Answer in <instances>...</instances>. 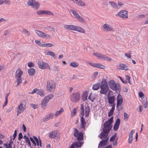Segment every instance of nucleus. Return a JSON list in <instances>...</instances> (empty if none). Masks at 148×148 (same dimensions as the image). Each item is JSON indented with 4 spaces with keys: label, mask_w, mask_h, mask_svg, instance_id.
Here are the masks:
<instances>
[{
    "label": "nucleus",
    "mask_w": 148,
    "mask_h": 148,
    "mask_svg": "<svg viewBox=\"0 0 148 148\" xmlns=\"http://www.w3.org/2000/svg\"><path fill=\"white\" fill-rule=\"evenodd\" d=\"M138 96L139 97L141 98L142 99V97L144 96V94L142 92H140L138 93Z\"/></svg>",
    "instance_id": "57"
},
{
    "label": "nucleus",
    "mask_w": 148,
    "mask_h": 148,
    "mask_svg": "<svg viewBox=\"0 0 148 148\" xmlns=\"http://www.w3.org/2000/svg\"><path fill=\"white\" fill-rule=\"evenodd\" d=\"M49 120L47 116H46L42 119V121L44 122L47 121Z\"/></svg>",
    "instance_id": "55"
},
{
    "label": "nucleus",
    "mask_w": 148,
    "mask_h": 148,
    "mask_svg": "<svg viewBox=\"0 0 148 148\" xmlns=\"http://www.w3.org/2000/svg\"><path fill=\"white\" fill-rule=\"evenodd\" d=\"M48 102H47L45 100H44V99H43L41 103L42 108L44 109H45L47 106V103Z\"/></svg>",
    "instance_id": "36"
},
{
    "label": "nucleus",
    "mask_w": 148,
    "mask_h": 148,
    "mask_svg": "<svg viewBox=\"0 0 148 148\" xmlns=\"http://www.w3.org/2000/svg\"><path fill=\"white\" fill-rule=\"evenodd\" d=\"M30 139L31 141L35 145H36V143L35 141L34 140V139L32 137L30 138Z\"/></svg>",
    "instance_id": "61"
},
{
    "label": "nucleus",
    "mask_w": 148,
    "mask_h": 148,
    "mask_svg": "<svg viewBox=\"0 0 148 148\" xmlns=\"http://www.w3.org/2000/svg\"><path fill=\"white\" fill-rule=\"evenodd\" d=\"M4 3L9 5L10 3V1L9 0H3Z\"/></svg>",
    "instance_id": "54"
},
{
    "label": "nucleus",
    "mask_w": 148,
    "mask_h": 148,
    "mask_svg": "<svg viewBox=\"0 0 148 148\" xmlns=\"http://www.w3.org/2000/svg\"><path fill=\"white\" fill-rule=\"evenodd\" d=\"M38 89L35 88L34 89L32 92H29L28 94H33L36 92H37L38 90Z\"/></svg>",
    "instance_id": "48"
},
{
    "label": "nucleus",
    "mask_w": 148,
    "mask_h": 148,
    "mask_svg": "<svg viewBox=\"0 0 148 148\" xmlns=\"http://www.w3.org/2000/svg\"><path fill=\"white\" fill-rule=\"evenodd\" d=\"M45 91L42 89H38L37 94L39 95L41 97H43L45 95L44 93Z\"/></svg>",
    "instance_id": "33"
},
{
    "label": "nucleus",
    "mask_w": 148,
    "mask_h": 148,
    "mask_svg": "<svg viewBox=\"0 0 148 148\" xmlns=\"http://www.w3.org/2000/svg\"><path fill=\"white\" fill-rule=\"evenodd\" d=\"M117 67L119 69L125 70H127L129 68L128 66L123 64H120Z\"/></svg>",
    "instance_id": "23"
},
{
    "label": "nucleus",
    "mask_w": 148,
    "mask_h": 148,
    "mask_svg": "<svg viewBox=\"0 0 148 148\" xmlns=\"http://www.w3.org/2000/svg\"><path fill=\"white\" fill-rule=\"evenodd\" d=\"M116 137V134H115L114 136L111 137L110 140V142L113 141V145L115 146L116 144V140H115V139Z\"/></svg>",
    "instance_id": "27"
},
{
    "label": "nucleus",
    "mask_w": 148,
    "mask_h": 148,
    "mask_svg": "<svg viewBox=\"0 0 148 148\" xmlns=\"http://www.w3.org/2000/svg\"><path fill=\"white\" fill-rule=\"evenodd\" d=\"M71 101L74 103L78 102L80 99V94L79 92L72 93L70 96Z\"/></svg>",
    "instance_id": "7"
},
{
    "label": "nucleus",
    "mask_w": 148,
    "mask_h": 148,
    "mask_svg": "<svg viewBox=\"0 0 148 148\" xmlns=\"http://www.w3.org/2000/svg\"><path fill=\"white\" fill-rule=\"evenodd\" d=\"M113 112L110 110L108 114V116L109 117H110V116H111L113 114Z\"/></svg>",
    "instance_id": "64"
},
{
    "label": "nucleus",
    "mask_w": 148,
    "mask_h": 148,
    "mask_svg": "<svg viewBox=\"0 0 148 148\" xmlns=\"http://www.w3.org/2000/svg\"><path fill=\"white\" fill-rule=\"evenodd\" d=\"M28 72L29 75H34L35 73V70L33 68H31L28 69Z\"/></svg>",
    "instance_id": "32"
},
{
    "label": "nucleus",
    "mask_w": 148,
    "mask_h": 148,
    "mask_svg": "<svg viewBox=\"0 0 148 148\" xmlns=\"http://www.w3.org/2000/svg\"><path fill=\"white\" fill-rule=\"evenodd\" d=\"M75 25H65L64 28L68 30L74 31Z\"/></svg>",
    "instance_id": "20"
},
{
    "label": "nucleus",
    "mask_w": 148,
    "mask_h": 148,
    "mask_svg": "<svg viewBox=\"0 0 148 148\" xmlns=\"http://www.w3.org/2000/svg\"><path fill=\"white\" fill-rule=\"evenodd\" d=\"M124 119L125 121L128 120L129 118V115L126 112H124Z\"/></svg>",
    "instance_id": "46"
},
{
    "label": "nucleus",
    "mask_w": 148,
    "mask_h": 148,
    "mask_svg": "<svg viewBox=\"0 0 148 148\" xmlns=\"http://www.w3.org/2000/svg\"><path fill=\"white\" fill-rule=\"evenodd\" d=\"M101 84L99 83L94 84L92 86V88L94 90H97L100 87Z\"/></svg>",
    "instance_id": "34"
},
{
    "label": "nucleus",
    "mask_w": 148,
    "mask_h": 148,
    "mask_svg": "<svg viewBox=\"0 0 148 148\" xmlns=\"http://www.w3.org/2000/svg\"><path fill=\"white\" fill-rule=\"evenodd\" d=\"M47 55H50L53 57L54 58L56 57L54 53L53 52L51 51H49L47 53Z\"/></svg>",
    "instance_id": "45"
},
{
    "label": "nucleus",
    "mask_w": 148,
    "mask_h": 148,
    "mask_svg": "<svg viewBox=\"0 0 148 148\" xmlns=\"http://www.w3.org/2000/svg\"><path fill=\"white\" fill-rule=\"evenodd\" d=\"M4 145L5 146V148H10L12 145L10 143H9L8 144L5 143Z\"/></svg>",
    "instance_id": "47"
},
{
    "label": "nucleus",
    "mask_w": 148,
    "mask_h": 148,
    "mask_svg": "<svg viewBox=\"0 0 148 148\" xmlns=\"http://www.w3.org/2000/svg\"><path fill=\"white\" fill-rule=\"evenodd\" d=\"M77 110L76 108H74L73 110V111L71 112V117H73L74 116H75Z\"/></svg>",
    "instance_id": "44"
},
{
    "label": "nucleus",
    "mask_w": 148,
    "mask_h": 148,
    "mask_svg": "<svg viewBox=\"0 0 148 148\" xmlns=\"http://www.w3.org/2000/svg\"><path fill=\"white\" fill-rule=\"evenodd\" d=\"M73 143L74 144L75 147H81L82 146V145L83 143V142L79 141L77 142H74Z\"/></svg>",
    "instance_id": "37"
},
{
    "label": "nucleus",
    "mask_w": 148,
    "mask_h": 148,
    "mask_svg": "<svg viewBox=\"0 0 148 148\" xmlns=\"http://www.w3.org/2000/svg\"><path fill=\"white\" fill-rule=\"evenodd\" d=\"M64 111V110L62 108H61L58 111H56L55 114V116L56 117L58 116L62 113Z\"/></svg>",
    "instance_id": "35"
},
{
    "label": "nucleus",
    "mask_w": 148,
    "mask_h": 148,
    "mask_svg": "<svg viewBox=\"0 0 148 148\" xmlns=\"http://www.w3.org/2000/svg\"><path fill=\"white\" fill-rule=\"evenodd\" d=\"M56 84L53 80L47 81L46 86V89L47 91L53 92L55 90Z\"/></svg>",
    "instance_id": "6"
},
{
    "label": "nucleus",
    "mask_w": 148,
    "mask_h": 148,
    "mask_svg": "<svg viewBox=\"0 0 148 148\" xmlns=\"http://www.w3.org/2000/svg\"><path fill=\"white\" fill-rule=\"evenodd\" d=\"M79 64L75 62H72L70 64V66H72L74 68H76L78 66Z\"/></svg>",
    "instance_id": "38"
},
{
    "label": "nucleus",
    "mask_w": 148,
    "mask_h": 148,
    "mask_svg": "<svg viewBox=\"0 0 148 148\" xmlns=\"http://www.w3.org/2000/svg\"><path fill=\"white\" fill-rule=\"evenodd\" d=\"M45 14L50 16H53L54 14L51 11L48 10H45Z\"/></svg>",
    "instance_id": "41"
},
{
    "label": "nucleus",
    "mask_w": 148,
    "mask_h": 148,
    "mask_svg": "<svg viewBox=\"0 0 148 148\" xmlns=\"http://www.w3.org/2000/svg\"><path fill=\"white\" fill-rule=\"evenodd\" d=\"M109 3L110 5L112 7L115 9H118V6L117 4L113 2L109 1Z\"/></svg>",
    "instance_id": "31"
},
{
    "label": "nucleus",
    "mask_w": 148,
    "mask_h": 148,
    "mask_svg": "<svg viewBox=\"0 0 148 148\" xmlns=\"http://www.w3.org/2000/svg\"><path fill=\"white\" fill-rule=\"evenodd\" d=\"M110 106L112 107V108L110 110L114 112L115 109V104L110 105Z\"/></svg>",
    "instance_id": "59"
},
{
    "label": "nucleus",
    "mask_w": 148,
    "mask_h": 148,
    "mask_svg": "<svg viewBox=\"0 0 148 148\" xmlns=\"http://www.w3.org/2000/svg\"><path fill=\"white\" fill-rule=\"evenodd\" d=\"M33 138L34 139V140L36 141V143L39 142V139H40L39 138V139H38L37 137H36L35 136H33Z\"/></svg>",
    "instance_id": "58"
},
{
    "label": "nucleus",
    "mask_w": 148,
    "mask_h": 148,
    "mask_svg": "<svg viewBox=\"0 0 148 148\" xmlns=\"http://www.w3.org/2000/svg\"><path fill=\"white\" fill-rule=\"evenodd\" d=\"M53 96V95L52 94H49L47 96H46L44 98V100H45L47 102L51 99Z\"/></svg>",
    "instance_id": "30"
},
{
    "label": "nucleus",
    "mask_w": 148,
    "mask_h": 148,
    "mask_svg": "<svg viewBox=\"0 0 148 148\" xmlns=\"http://www.w3.org/2000/svg\"><path fill=\"white\" fill-rule=\"evenodd\" d=\"M112 92L111 90H110L108 93V95L107 99H108V103L110 105L115 104V102L116 99L115 96L113 95L112 96H110V92Z\"/></svg>",
    "instance_id": "16"
},
{
    "label": "nucleus",
    "mask_w": 148,
    "mask_h": 148,
    "mask_svg": "<svg viewBox=\"0 0 148 148\" xmlns=\"http://www.w3.org/2000/svg\"><path fill=\"white\" fill-rule=\"evenodd\" d=\"M113 117L110 118L108 121H106L103 124L104 128L103 132H101L100 134V138L103 140L100 142L99 147H103L107 144L109 138L108 133L111 129V124L113 121Z\"/></svg>",
    "instance_id": "1"
},
{
    "label": "nucleus",
    "mask_w": 148,
    "mask_h": 148,
    "mask_svg": "<svg viewBox=\"0 0 148 148\" xmlns=\"http://www.w3.org/2000/svg\"><path fill=\"white\" fill-rule=\"evenodd\" d=\"M57 131L54 130L52 131L50 133L49 136L51 138L55 139L57 137Z\"/></svg>",
    "instance_id": "21"
},
{
    "label": "nucleus",
    "mask_w": 148,
    "mask_h": 148,
    "mask_svg": "<svg viewBox=\"0 0 148 148\" xmlns=\"http://www.w3.org/2000/svg\"><path fill=\"white\" fill-rule=\"evenodd\" d=\"M101 29L104 32H107L113 31V27L108 23L104 24L101 27Z\"/></svg>",
    "instance_id": "10"
},
{
    "label": "nucleus",
    "mask_w": 148,
    "mask_h": 148,
    "mask_svg": "<svg viewBox=\"0 0 148 148\" xmlns=\"http://www.w3.org/2000/svg\"><path fill=\"white\" fill-rule=\"evenodd\" d=\"M30 105V106L32 107L33 108H34V109H36L37 108V106H38L37 105L32 103V104H31Z\"/></svg>",
    "instance_id": "50"
},
{
    "label": "nucleus",
    "mask_w": 148,
    "mask_h": 148,
    "mask_svg": "<svg viewBox=\"0 0 148 148\" xmlns=\"http://www.w3.org/2000/svg\"><path fill=\"white\" fill-rule=\"evenodd\" d=\"M35 32L38 36L40 37L46 38H50L51 37L50 34H46L40 31L36 30Z\"/></svg>",
    "instance_id": "11"
},
{
    "label": "nucleus",
    "mask_w": 148,
    "mask_h": 148,
    "mask_svg": "<svg viewBox=\"0 0 148 148\" xmlns=\"http://www.w3.org/2000/svg\"><path fill=\"white\" fill-rule=\"evenodd\" d=\"M38 65L39 68L42 69H50V67L49 64L45 62L39 61L38 62Z\"/></svg>",
    "instance_id": "13"
},
{
    "label": "nucleus",
    "mask_w": 148,
    "mask_h": 148,
    "mask_svg": "<svg viewBox=\"0 0 148 148\" xmlns=\"http://www.w3.org/2000/svg\"><path fill=\"white\" fill-rule=\"evenodd\" d=\"M26 102L25 100H22L17 108V116L23 112L26 108Z\"/></svg>",
    "instance_id": "4"
},
{
    "label": "nucleus",
    "mask_w": 148,
    "mask_h": 148,
    "mask_svg": "<svg viewBox=\"0 0 148 148\" xmlns=\"http://www.w3.org/2000/svg\"><path fill=\"white\" fill-rule=\"evenodd\" d=\"M27 65L29 67H31L34 66V64L32 62H30L28 63Z\"/></svg>",
    "instance_id": "56"
},
{
    "label": "nucleus",
    "mask_w": 148,
    "mask_h": 148,
    "mask_svg": "<svg viewBox=\"0 0 148 148\" xmlns=\"http://www.w3.org/2000/svg\"><path fill=\"white\" fill-rule=\"evenodd\" d=\"M84 116H85L86 117L88 116L89 115L90 109L88 107H86L85 108H84Z\"/></svg>",
    "instance_id": "28"
},
{
    "label": "nucleus",
    "mask_w": 148,
    "mask_h": 148,
    "mask_svg": "<svg viewBox=\"0 0 148 148\" xmlns=\"http://www.w3.org/2000/svg\"><path fill=\"white\" fill-rule=\"evenodd\" d=\"M23 32L24 33H25L27 34H28V35H29V32L26 29H23Z\"/></svg>",
    "instance_id": "53"
},
{
    "label": "nucleus",
    "mask_w": 148,
    "mask_h": 148,
    "mask_svg": "<svg viewBox=\"0 0 148 148\" xmlns=\"http://www.w3.org/2000/svg\"><path fill=\"white\" fill-rule=\"evenodd\" d=\"M135 132L134 130H132L130 132L129 135L128 143H132L133 139V135Z\"/></svg>",
    "instance_id": "25"
},
{
    "label": "nucleus",
    "mask_w": 148,
    "mask_h": 148,
    "mask_svg": "<svg viewBox=\"0 0 148 148\" xmlns=\"http://www.w3.org/2000/svg\"><path fill=\"white\" fill-rule=\"evenodd\" d=\"M74 31L78 32L83 33H85V31L83 28L80 27L75 25Z\"/></svg>",
    "instance_id": "24"
},
{
    "label": "nucleus",
    "mask_w": 148,
    "mask_h": 148,
    "mask_svg": "<svg viewBox=\"0 0 148 148\" xmlns=\"http://www.w3.org/2000/svg\"><path fill=\"white\" fill-rule=\"evenodd\" d=\"M23 138L22 134L20 132L18 135V140L20 141L21 139Z\"/></svg>",
    "instance_id": "52"
},
{
    "label": "nucleus",
    "mask_w": 148,
    "mask_h": 148,
    "mask_svg": "<svg viewBox=\"0 0 148 148\" xmlns=\"http://www.w3.org/2000/svg\"><path fill=\"white\" fill-rule=\"evenodd\" d=\"M119 93L116 98L117 107L121 106L123 102V99L122 96Z\"/></svg>",
    "instance_id": "17"
},
{
    "label": "nucleus",
    "mask_w": 148,
    "mask_h": 148,
    "mask_svg": "<svg viewBox=\"0 0 148 148\" xmlns=\"http://www.w3.org/2000/svg\"><path fill=\"white\" fill-rule=\"evenodd\" d=\"M116 15L123 18H128L127 12L125 10L120 11Z\"/></svg>",
    "instance_id": "15"
},
{
    "label": "nucleus",
    "mask_w": 148,
    "mask_h": 148,
    "mask_svg": "<svg viewBox=\"0 0 148 148\" xmlns=\"http://www.w3.org/2000/svg\"><path fill=\"white\" fill-rule=\"evenodd\" d=\"M93 55L98 58H100L108 61H110L112 60L111 58L106 56L105 55H103L102 54L99 53H98L96 52L93 53Z\"/></svg>",
    "instance_id": "14"
},
{
    "label": "nucleus",
    "mask_w": 148,
    "mask_h": 148,
    "mask_svg": "<svg viewBox=\"0 0 148 148\" xmlns=\"http://www.w3.org/2000/svg\"><path fill=\"white\" fill-rule=\"evenodd\" d=\"M29 6H31L32 8L36 10H38L40 6V3L39 2L35 0H29L27 2Z\"/></svg>",
    "instance_id": "8"
},
{
    "label": "nucleus",
    "mask_w": 148,
    "mask_h": 148,
    "mask_svg": "<svg viewBox=\"0 0 148 148\" xmlns=\"http://www.w3.org/2000/svg\"><path fill=\"white\" fill-rule=\"evenodd\" d=\"M24 138L25 139V141L27 143H28L29 144H30V142L27 137L25 135L24 136Z\"/></svg>",
    "instance_id": "51"
},
{
    "label": "nucleus",
    "mask_w": 148,
    "mask_h": 148,
    "mask_svg": "<svg viewBox=\"0 0 148 148\" xmlns=\"http://www.w3.org/2000/svg\"><path fill=\"white\" fill-rule=\"evenodd\" d=\"M91 66L94 67L98 68L103 69L105 68V66L101 64L98 63H95L92 62H89L88 63Z\"/></svg>",
    "instance_id": "19"
},
{
    "label": "nucleus",
    "mask_w": 148,
    "mask_h": 148,
    "mask_svg": "<svg viewBox=\"0 0 148 148\" xmlns=\"http://www.w3.org/2000/svg\"><path fill=\"white\" fill-rule=\"evenodd\" d=\"M54 46V45L51 43H44L43 47H51Z\"/></svg>",
    "instance_id": "40"
},
{
    "label": "nucleus",
    "mask_w": 148,
    "mask_h": 148,
    "mask_svg": "<svg viewBox=\"0 0 148 148\" xmlns=\"http://www.w3.org/2000/svg\"><path fill=\"white\" fill-rule=\"evenodd\" d=\"M125 77H126L127 80V82L128 83H130V76L128 75H126V76Z\"/></svg>",
    "instance_id": "60"
},
{
    "label": "nucleus",
    "mask_w": 148,
    "mask_h": 148,
    "mask_svg": "<svg viewBox=\"0 0 148 148\" xmlns=\"http://www.w3.org/2000/svg\"><path fill=\"white\" fill-rule=\"evenodd\" d=\"M23 72L21 69H18L16 71L15 73V77H21Z\"/></svg>",
    "instance_id": "26"
},
{
    "label": "nucleus",
    "mask_w": 148,
    "mask_h": 148,
    "mask_svg": "<svg viewBox=\"0 0 148 148\" xmlns=\"http://www.w3.org/2000/svg\"><path fill=\"white\" fill-rule=\"evenodd\" d=\"M49 119H53V114L52 113H50L47 115Z\"/></svg>",
    "instance_id": "49"
},
{
    "label": "nucleus",
    "mask_w": 148,
    "mask_h": 148,
    "mask_svg": "<svg viewBox=\"0 0 148 148\" xmlns=\"http://www.w3.org/2000/svg\"><path fill=\"white\" fill-rule=\"evenodd\" d=\"M17 84L16 85V86H17L18 85L20 84L22 82V79L21 78V77H17Z\"/></svg>",
    "instance_id": "43"
},
{
    "label": "nucleus",
    "mask_w": 148,
    "mask_h": 148,
    "mask_svg": "<svg viewBox=\"0 0 148 148\" xmlns=\"http://www.w3.org/2000/svg\"><path fill=\"white\" fill-rule=\"evenodd\" d=\"M138 17L140 18H142L145 17V16L144 14H141L138 16Z\"/></svg>",
    "instance_id": "62"
},
{
    "label": "nucleus",
    "mask_w": 148,
    "mask_h": 148,
    "mask_svg": "<svg viewBox=\"0 0 148 148\" xmlns=\"http://www.w3.org/2000/svg\"><path fill=\"white\" fill-rule=\"evenodd\" d=\"M35 42L39 46H41L42 47H43L44 44H42L40 41L35 40Z\"/></svg>",
    "instance_id": "42"
},
{
    "label": "nucleus",
    "mask_w": 148,
    "mask_h": 148,
    "mask_svg": "<svg viewBox=\"0 0 148 148\" xmlns=\"http://www.w3.org/2000/svg\"><path fill=\"white\" fill-rule=\"evenodd\" d=\"M36 14L39 15H41L45 14V10H38L36 12Z\"/></svg>",
    "instance_id": "39"
},
{
    "label": "nucleus",
    "mask_w": 148,
    "mask_h": 148,
    "mask_svg": "<svg viewBox=\"0 0 148 148\" xmlns=\"http://www.w3.org/2000/svg\"><path fill=\"white\" fill-rule=\"evenodd\" d=\"M70 11L73 14L74 17L79 21L81 22H82L84 21V20L83 18L79 15V14L76 10H71Z\"/></svg>",
    "instance_id": "12"
},
{
    "label": "nucleus",
    "mask_w": 148,
    "mask_h": 148,
    "mask_svg": "<svg viewBox=\"0 0 148 148\" xmlns=\"http://www.w3.org/2000/svg\"><path fill=\"white\" fill-rule=\"evenodd\" d=\"M110 88L117 93H119L121 90V86L119 84H116V82L112 80H110L108 82Z\"/></svg>",
    "instance_id": "3"
},
{
    "label": "nucleus",
    "mask_w": 148,
    "mask_h": 148,
    "mask_svg": "<svg viewBox=\"0 0 148 148\" xmlns=\"http://www.w3.org/2000/svg\"><path fill=\"white\" fill-rule=\"evenodd\" d=\"M80 113L82 116H81L80 119V126L82 128H83L84 130H86V122L85 121V119L83 118L84 116V109L83 108V104L81 105L80 108Z\"/></svg>",
    "instance_id": "5"
},
{
    "label": "nucleus",
    "mask_w": 148,
    "mask_h": 148,
    "mask_svg": "<svg viewBox=\"0 0 148 148\" xmlns=\"http://www.w3.org/2000/svg\"><path fill=\"white\" fill-rule=\"evenodd\" d=\"M100 93L103 95H106L109 90L108 82L106 79H103L101 82Z\"/></svg>",
    "instance_id": "2"
},
{
    "label": "nucleus",
    "mask_w": 148,
    "mask_h": 148,
    "mask_svg": "<svg viewBox=\"0 0 148 148\" xmlns=\"http://www.w3.org/2000/svg\"><path fill=\"white\" fill-rule=\"evenodd\" d=\"M125 56L126 57H127L130 58L131 57V55L130 54H129V53H125Z\"/></svg>",
    "instance_id": "63"
},
{
    "label": "nucleus",
    "mask_w": 148,
    "mask_h": 148,
    "mask_svg": "<svg viewBox=\"0 0 148 148\" xmlns=\"http://www.w3.org/2000/svg\"><path fill=\"white\" fill-rule=\"evenodd\" d=\"M73 1L74 3L77 5L82 7H84L86 4L82 0H69Z\"/></svg>",
    "instance_id": "18"
},
{
    "label": "nucleus",
    "mask_w": 148,
    "mask_h": 148,
    "mask_svg": "<svg viewBox=\"0 0 148 148\" xmlns=\"http://www.w3.org/2000/svg\"><path fill=\"white\" fill-rule=\"evenodd\" d=\"M96 97V94L90 93V94L88 98V99L91 101L93 102L95 99Z\"/></svg>",
    "instance_id": "29"
},
{
    "label": "nucleus",
    "mask_w": 148,
    "mask_h": 148,
    "mask_svg": "<svg viewBox=\"0 0 148 148\" xmlns=\"http://www.w3.org/2000/svg\"><path fill=\"white\" fill-rule=\"evenodd\" d=\"M120 124V120L119 118L117 119L114 125L113 129L115 131H116L118 130L119 128V126Z\"/></svg>",
    "instance_id": "22"
},
{
    "label": "nucleus",
    "mask_w": 148,
    "mask_h": 148,
    "mask_svg": "<svg viewBox=\"0 0 148 148\" xmlns=\"http://www.w3.org/2000/svg\"><path fill=\"white\" fill-rule=\"evenodd\" d=\"M74 132L73 135L77 138V140H82L84 138V135L82 132H79L78 130L76 128H74Z\"/></svg>",
    "instance_id": "9"
}]
</instances>
